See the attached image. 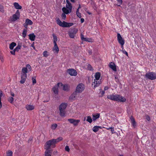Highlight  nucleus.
<instances>
[{
	"label": "nucleus",
	"instance_id": "nucleus-58",
	"mask_svg": "<svg viewBox=\"0 0 156 156\" xmlns=\"http://www.w3.org/2000/svg\"><path fill=\"white\" fill-rule=\"evenodd\" d=\"M2 91H1L0 92V100H1V97L2 96Z\"/></svg>",
	"mask_w": 156,
	"mask_h": 156
},
{
	"label": "nucleus",
	"instance_id": "nucleus-24",
	"mask_svg": "<svg viewBox=\"0 0 156 156\" xmlns=\"http://www.w3.org/2000/svg\"><path fill=\"white\" fill-rule=\"evenodd\" d=\"M101 129V127L100 126H95L94 127L92 130L94 132H96L99 130V129Z\"/></svg>",
	"mask_w": 156,
	"mask_h": 156
},
{
	"label": "nucleus",
	"instance_id": "nucleus-48",
	"mask_svg": "<svg viewBox=\"0 0 156 156\" xmlns=\"http://www.w3.org/2000/svg\"><path fill=\"white\" fill-rule=\"evenodd\" d=\"M65 150L67 152L69 151L70 149L69 148V147L68 146H66V147H65Z\"/></svg>",
	"mask_w": 156,
	"mask_h": 156
},
{
	"label": "nucleus",
	"instance_id": "nucleus-54",
	"mask_svg": "<svg viewBox=\"0 0 156 156\" xmlns=\"http://www.w3.org/2000/svg\"><path fill=\"white\" fill-rule=\"evenodd\" d=\"M15 14H16L18 16H20V13L19 10H17Z\"/></svg>",
	"mask_w": 156,
	"mask_h": 156
},
{
	"label": "nucleus",
	"instance_id": "nucleus-46",
	"mask_svg": "<svg viewBox=\"0 0 156 156\" xmlns=\"http://www.w3.org/2000/svg\"><path fill=\"white\" fill-rule=\"evenodd\" d=\"M66 14H65V13H62V14L61 16L63 19L64 20H65L66 19Z\"/></svg>",
	"mask_w": 156,
	"mask_h": 156
},
{
	"label": "nucleus",
	"instance_id": "nucleus-23",
	"mask_svg": "<svg viewBox=\"0 0 156 156\" xmlns=\"http://www.w3.org/2000/svg\"><path fill=\"white\" fill-rule=\"evenodd\" d=\"M26 108L28 110H32L34 108V107L33 105H27Z\"/></svg>",
	"mask_w": 156,
	"mask_h": 156
},
{
	"label": "nucleus",
	"instance_id": "nucleus-32",
	"mask_svg": "<svg viewBox=\"0 0 156 156\" xmlns=\"http://www.w3.org/2000/svg\"><path fill=\"white\" fill-rule=\"evenodd\" d=\"M66 8L68 9H70V10H72V4L70 3H69L68 4H66Z\"/></svg>",
	"mask_w": 156,
	"mask_h": 156
},
{
	"label": "nucleus",
	"instance_id": "nucleus-1",
	"mask_svg": "<svg viewBox=\"0 0 156 156\" xmlns=\"http://www.w3.org/2000/svg\"><path fill=\"white\" fill-rule=\"evenodd\" d=\"M107 98L108 99L118 102H124L126 101L125 98L119 94H109L108 95Z\"/></svg>",
	"mask_w": 156,
	"mask_h": 156
},
{
	"label": "nucleus",
	"instance_id": "nucleus-63",
	"mask_svg": "<svg viewBox=\"0 0 156 156\" xmlns=\"http://www.w3.org/2000/svg\"><path fill=\"white\" fill-rule=\"evenodd\" d=\"M84 19H83V18H81V19H80V21H81V23H83L84 22Z\"/></svg>",
	"mask_w": 156,
	"mask_h": 156
},
{
	"label": "nucleus",
	"instance_id": "nucleus-64",
	"mask_svg": "<svg viewBox=\"0 0 156 156\" xmlns=\"http://www.w3.org/2000/svg\"><path fill=\"white\" fill-rule=\"evenodd\" d=\"M32 140V138L31 137H30L28 140V143H30V142H31Z\"/></svg>",
	"mask_w": 156,
	"mask_h": 156
},
{
	"label": "nucleus",
	"instance_id": "nucleus-59",
	"mask_svg": "<svg viewBox=\"0 0 156 156\" xmlns=\"http://www.w3.org/2000/svg\"><path fill=\"white\" fill-rule=\"evenodd\" d=\"M31 46L35 50V47L34 46V42L31 44Z\"/></svg>",
	"mask_w": 156,
	"mask_h": 156
},
{
	"label": "nucleus",
	"instance_id": "nucleus-49",
	"mask_svg": "<svg viewBox=\"0 0 156 156\" xmlns=\"http://www.w3.org/2000/svg\"><path fill=\"white\" fill-rule=\"evenodd\" d=\"M123 48L122 49V53L124 54H125L126 56H128V53L124 49L123 50Z\"/></svg>",
	"mask_w": 156,
	"mask_h": 156
},
{
	"label": "nucleus",
	"instance_id": "nucleus-61",
	"mask_svg": "<svg viewBox=\"0 0 156 156\" xmlns=\"http://www.w3.org/2000/svg\"><path fill=\"white\" fill-rule=\"evenodd\" d=\"M108 89V86H106L104 88V90H106Z\"/></svg>",
	"mask_w": 156,
	"mask_h": 156
},
{
	"label": "nucleus",
	"instance_id": "nucleus-37",
	"mask_svg": "<svg viewBox=\"0 0 156 156\" xmlns=\"http://www.w3.org/2000/svg\"><path fill=\"white\" fill-rule=\"evenodd\" d=\"M87 119L86 120V121L89 122L90 123H91L92 122V120L91 117L90 116H88L87 117Z\"/></svg>",
	"mask_w": 156,
	"mask_h": 156
},
{
	"label": "nucleus",
	"instance_id": "nucleus-12",
	"mask_svg": "<svg viewBox=\"0 0 156 156\" xmlns=\"http://www.w3.org/2000/svg\"><path fill=\"white\" fill-rule=\"evenodd\" d=\"M63 87V90L68 92L70 90V86L69 85L67 84H63L62 86Z\"/></svg>",
	"mask_w": 156,
	"mask_h": 156
},
{
	"label": "nucleus",
	"instance_id": "nucleus-60",
	"mask_svg": "<svg viewBox=\"0 0 156 156\" xmlns=\"http://www.w3.org/2000/svg\"><path fill=\"white\" fill-rule=\"evenodd\" d=\"M0 59L2 62H3V58L2 56L0 54Z\"/></svg>",
	"mask_w": 156,
	"mask_h": 156
},
{
	"label": "nucleus",
	"instance_id": "nucleus-62",
	"mask_svg": "<svg viewBox=\"0 0 156 156\" xmlns=\"http://www.w3.org/2000/svg\"><path fill=\"white\" fill-rule=\"evenodd\" d=\"M88 53L90 55H91L92 54V51L91 50H89L88 51Z\"/></svg>",
	"mask_w": 156,
	"mask_h": 156
},
{
	"label": "nucleus",
	"instance_id": "nucleus-52",
	"mask_svg": "<svg viewBox=\"0 0 156 156\" xmlns=\"http://www.w3.org/2000/svg\"><path fill=\"white\" fill-rule=\"evenodd\" d=\"M0 11L3 12L4 11L3 7L0 5Z\"/></svg>",
	"mask_w": 156,
	"mask_h": 156
},
{
	"label": "nucleus",
	"instance_id": "nucleus-39",
	"mask_svg": "<svg viewBox=\"0 0 156 156\" xmlns=\"http://www.w3.org/2000/svg\"><path fill=\"white\" fill-rule=\"evenodd\" d=\"M57 126V125L56 124H53L51 125V128L53 129H55Z\"/></svg>",
	"mask_w": 156,
	"mask_h": 156
},
{
	"label": "nucleus",
	"instance_id": "nucleus-5",
	"mask_svg": "<svg viewBox=\"0 0 156 156\" xmlns=\"http://www.w3.org/2000/svg\"><path fill=\"white\" fill-rule=\"evenodd\" d=\"M145 77L147 79L153 80L156 79V74L154 72H149L146 73Z\"/></svg>",
	"mask_w": 156,
	"mask_h": 156
},
{
	"label": "nucleus",
	"instance_id": "nucleus-26",
	"mask_svg": "<svg viewBox=\"0 0 156 156\" xmlns=\"http://www.w3.org/2000/svg\"><path fill=\"white\" fill-rule=\"evenodd\" d=\"M16 43L12 42L9 45V48L10 50H12L13 49L14 47L16 45Z\"/></svg>",
	"mask_w": 156,
	"mask_h": 156
},
{
	"label": "nucleus",
	"instance_id": "nucleus-40",
	"mask_svg": "<svg viewBox=\"0 0 156 156\" xmlns=\"http://www.w3.org/2000/svg\"><path fill=\"white\" fill-rule=\"evenodd\" d=\"M8 152H7V156H12V152L10 150L8 151Z\"/></svg>",
	"mask_w": 156,
	"mask_h": 156
},
{
	"label": "nucleus",
	"instance_id": "nucleus-53",
	"mask_svg": "<svg viewBox=\"0 0 156 156\" xmlns=\"http://www.w3.org/2000/svg\"><path fill=\"white\" fill-rule=\"evenodd\" d=\"M67 24H68V27L72 26L74 24L73 23H67Z\"/></svg>",
	"mask_w": 156,
	"mask_h": 156
},
{
	"label": "nucleus",
	"instance_id": "nucleus-16",
	"mask_svg": "<svg viewBox=\"0 0 156 156\" xmlns=\"http://www.w3.org/2000/svg\"><path fill=\"white\" fill-rule=\"evenodd\" d=\"M82 41H88L89 42H91V41L92 40L91 38H90L87 37H84V35H83L82 34H81L80 35Z\"/></svg>",
	"mask_w": 156,
	"mask_h": 156
},
{
	"label": "nucleus",
	"instance_id": "nucleus-2",
	"mask_svg": "<svg viewBox=\"0 0 156 156\" xmlns=\"http://www.w3.org/2000/svg\"><path fill=\"white\" fill-rule=\"evenodd\" d=\"M28 70H27V68L23 67L22 70V73L21 75V80L20 81V83L21 84L24 83L26 80L27 77V73H28Z\"/></svg>",
	"mask_w": 156,
	"mask_h": 156
},
{
	"label": "nucleus",
	"instance_id": "nucleus-28",
	"mask_svg": "<svg viewBox=\"0 0 156 156\" xmlns=\"http://www.w3.org/2000/svg\"><path fill=\"white\" fill-rule=\"evenodd\" d=\"M57 23L58 24L60 27H62L63 25V22H62L60 20H59V18H58L57 20H56Z\"/></svg>",
	"mask_w": 156,
	"mask_h": 156
},
{
	"label": "nucleus",
	"instance_id": "nucleus-44",
	"mask_svg": "<svg viewBox=\"0 0 156 156\" xmlns=\"http://www.w3.org/2000/svg\"><path fill=\"white\" fill-rule=\"evenodd\" d=\"M115 81L119 83V84H121L120 82L119 81L118 77L117 76H115Z\"/></svg>",
	"mask_w": 156,
	"mask_h": 156
},
{
	"label": "nucleus",
	"instance_id": "nucleus-30",
	"mask_svg": "<svg viewBox=\"0 0 156 156\" xmlns=\"http://www.w3.org/2000/svg\"><path fill=\"white\" fill-rule=\"evenodd\" d=\"M25 23H26L27 25H31L33 23V22H32V21L31 20L28 19H27L26 20Z\"/></svg>",
	"mask_w": 156,
	"mask_h": 156
},
{
	"label": "nucleus",
	"instance_id": "nucleus-29",
	"mask_svg": "<svg viewBox=\"0 0 156 156\" xmlns=\"http://www.w3.org/2000/svg\"><path fill=\"white\" fill-rule=\"evenodd\" d=\"M56 144L58 142L62 140H63V138L62 137H59L56 139H53Z\"/></svg>",
	"mask_w": 156,
	"mask_h": 156
},
{
	"label": "nucleus",
	"instance_id": "nucleus-22",
	"mask_svg": "<svg viewBox=\"0 0 156 156\" xmlns=\"http://www.w3.org/2000/svg\"><path fill=\"white\" fill-rule=\"evenodd\" d=\"M19 16H18L16 14H13L12 15V21H15L18 19H19Z\"/></svg>",
	"mask_w": 156,
	"mask_h": 156
},
{
	"label": "nucleus",
	"instance_id": "nucleus-31",
	"mask_svg": "<svg viewBox=\"0 0 156 156\" xmlns=\"http://www.w3.org/2000/svg\"><path fill=\"white\" fill-rule=\"evenodd\" d=\"M60 110V115L62 117H64L65 115V110Z\"/></svg>",
	"mask_w": 156,
	"mask_h": 156
},
{
	"label": "nucleus",
	"instance_id": "nucleus-7",
	"mask_svg": "<svg viewBox=\"0 0 156 156\" xmlns=\"http://www.w3.org/2000/svg\"><path fill=\"white\" fill-rule=\"evenodd\" d=\"M62 85L63 84L62 83H58L57 85L54 86L52 88V90L55 94L56 95L58 94V87H62Z\"/></svg>",
	"mask_w": 156,
	"mask_h": 156
},
{
	"label": "nucleus",
	"instance_id": "nucleus-3",
	"mask_svg": "<svg viewBox=\"0 0 156 156\" xmlns=\"http://www.w3.org/2000/svg\"><path fill=\"white\" fill-rule=\"evenodd\" d=\"M55 144L53 139H51L48 141L46 143L44 146L45 149L46 150L49 149L50 147L54 148L55 146Z\"/></svg>",
	"mask_w": 156,
	"mask_h": 156
},
{
	"label": "nucleus",
	"instance_id": "nucleus-56",
	"mask_svg": "<svg viewBox=\"0 0 156 156\" xmlns=\"http://www.w3.org/2000/svg\"><path fill=\"white\" fill-rule=\"evenodd\" d=\"M111 131L112 132V133H114L113 132L114 131V128L113 127H110Z\"/></svg>",
	"mask_w": 156,
	"mask_h": 156
},
{
	"label": "nucleus",
	"instance_id": "nucleus-13",
	"mask_svg": "<svg viewBox=\"0 0 156 156\" xmlns=\"http://www.w3.org/2000/svg\"><path fill=\"white\" fill-rule=\"evenodd\" d=\"M109 67L114 71L115 72L117 71L114 62H111L109 64Z\"/></svg>",
	"mask_w": 156,
	"mask_h": 156
},
{
	"label": "nucleus",
	"instance_id": "nucleus-57",
	"mask_svg": "<svg viewBox=\"0 0 156 156\" xmlns=\"http://www.w3.org/2000/svg\"><path fill=\"white\" fill-rule=\"evenodd\" d=\"M119 4H121L122 3V0H116Z\"/></svg>",
	"mask_w": 156,
	"mask_h": 156
},
{
	"label": "nucleus",
	"instance_id": "nucleus-10",
	"mask_svg": "<svg viewBox=\"0 0 156 156\" xmlns=\"http://www.w3.org/2000/svg\"><path fill=\"white\" fill-rule=\"evenodd\" d=\"M68 120L70 123L73 124L75 126H77L80 122V120L73 119H68Z\"/></svg>",
	"mask_w": 156,
	"mask_h": 156
},
{
	"label": "nucleus",
	"instance_id": "nucleus-45",
	"mask_svg": "<svg viewBox=\"0 0 156 156\" xmlns=\"http://www.w3.org/2000/svg\"><path fill=\"white\" fill-rule=\"evenodd\" d=\"M26 68H27V69H29V70H28V72L30 71L32 69L31 67L30 66L29 64H27L26 65Z\"/></svg>",
	"mask_w": 156,
	"mask_h": 156
},
{
	"label": "nucleus",
	"instance_id": "nucleus-38",
	"mask_svg": "<svg viewBox=\"0 0 156 156\" xmlns=\"http://www.w3.org/2000/svg\"><path fill=\"white\" fill-rule=\"evenodd\" d=\"M76 12L77 16L79 18H81L82 17V16H81V13L79 12V10L77 9Z\"/></svg>",
	"mask_w": 156,
	"mask_h": 156
},
{
	"label": "nucleus",
	"instance_id": "nucleus-25",
	"mask_svg": "<svg viewBox=\"0 0 156 156\" xmlns=\"http://www.w3.org/2000/svg\"><path fill=\"white\" fill-rule=\"evenodd\" d=\"M14 6L15 8L17 9H22V6L20 5L17 2H15L14 3Z\"/></svg>",
	"mask_w": 156,
	"mask_h": 156
},
{
	"label": "nucleus",
	"instance_id": "nucleus-20",
	"mask_svg": "<svg viewBox=\"0 0 156 156\" xmlns=\"http://www.w3.org/2000/svg\"><path fill=\"white\" fill-rule=\"evenodd\" d=\"M100 114L99 113H97L96 114L92 115V119L93 121H95L97 119L100 117Z\"/></svg>",
	"mask_w": 156,
	"mask_h": 156
},
{
	"label": "nucleus",
	"instance_id": "nucleus-11",
	"mask_svg": "<svg viewBox=\"0 0 156 156\" xmlns=\"http://www.w3.org/2000/svg\"><path fill=\"white\" fill-rule=\"evenodd\" d=\"M67 72L72 76H75L77 74L76 71L74 69H67Z\"/></svg>",
	"mask_w": 156,
	"mask_h": 156
},
{
	"label": "nucleus",
	"instance_id": "nucleus-9",
	"mask_svg": "<svg viewBox=\"0 0 156 156\" xmlns=\"http://www.w3.org/2000/svg\"><path fill=\"white\" fill-rule=\"evenodd\" d=\"M117 40L119 43L121 44L122 48L123 49V46L125 43V40L122 37L119 33L117 34Z\"/></svg>",
	"mask_w": 156,
	"mask_h": 156
},
{
	"label": "nucleus",
	"instance_id": "nucleus-17",
	"mask_svg": "<svg viewBox=\"0 0 156 156\" xmlns=\"http://www.w3.org/2000/svg\"><path fill=\"white\" fill-rule=\"evenodd\" d=\"M67 104L66 103H63L61 104L59 106V110H65L66 108Z\"/></svg>",
	"mask_w": 156,
	"mask_h": 156
},
{
	"label": "nucleus",
	"instance_id": "nucleus-27",
	"mask_svg": "<svg viewBox=\"0 0 156 156\" xmlns=\"http://www.w3.org/2000/svg\"><path fill=\"white\" fill-rule=\"evenodd\" d=\"M100 73L99 72H97L96 73L95 75V80H99L100 79Z\"/></svg>",
	"mask_w": 156,
	"mask_h": 156
},
{
	"label": "nucleus",
	"instance_id": "nucleus-8",
	"mask_svg": "<svg viewBox=\"0 0 156 156\" xmlns=\"http://www.w3.org/2000/svg\"><path fill=\"white\" fill-rule=\"evenodd\" d=\"M84 89V86L82 83L79 84L77 86L76 91L78 93H81Z\"/></svg>",
	"mask_w": 156,
	"mask_h": 156
},
{
	"label": "nucleus",
	"instance_id": "nucleus-4",
	"mask_svg": "<svg viewBox=\"0 0 156 156\" xmlns=\"http://www.w3.org/2000/svg\"><path fill=\"white\" fill-rule=\"evenodd\" d=\"M52 36L53 38V43L54 44V46L52 50L53 51H55V52L58 53L59 51L58 47L56 44V41H57V37L55 35V34H53Z\"/></svg>",
	"mask_w": 156,
	"mask_h": 156
},
{
	"label": "nucleus",
	"instance_id": "nucleus-51",
	"mask_svg": "<svg viewBox=\"0 0 156 156\" xmlns=\"http://www.w3.org/2000/svg\"><path fill=\"white\" fill-rule=\"evenodd\" d=\"M23 26L26 28L25 29H26L27 30V26H28V25H27V24L26 23H25L24 24H23Z\"/></svg>",
	"mask_w": 156,
	"mask_h": 156
},
{
	"label": "nucleus",
	"instance_id": "nucleus-19",
	"mask_svg": "<svg viewBox=\"0 0 156 156\" xmlns=\"http://www.w3.org/2000/svg\"><path fill=\"white\" fill-rule=\"evenodd\" d=\"M94 83V88L98 86L101 83V81H98L96 80L95 79L94 80V82H93L92 85H93Z\"/></svg>",
	"mask_w": 156,
	"mask_h": 156
},
{
	"label": "nucleus",
	"instance_id": "nucleus-6",
	"mask_svg": "<svg viewBox=\"0 0 156 156\" xmlns=\"http://www.w3.org/2000/svg\"><path fill=\"white\" fill-rule=\"evenodd\" d=\"M77 31L78 30L75 28H73L69 30L68 32L69 37L74 38Z\"/></svg>",
	"mask_w": 156,
	"mask_h": 156
},
{
	"label": "nucleus",
	"instance_id": "nucleus-33",
	"mask_svg": "<svg viewBox=\"0 0 156 156\" xmlns=\"http://www.w3.org/2000/svg\"><path fill=\"white\" fill-rule=\"evenodd\" d=\"M52 152V150L48 149L45 152V155L50 154H51Z\"/></svg>",
	"mask_w": 156,
	"mask_h": 156
},
{
	"label": "nucleus",
	"instance_id": "nucleus-47",
	"mask_svg": "<svg viewBox=\"0 0 156 156\" xmlns=\"http://www.w3.org/2000/svg\"><path fill=\"white\" fill-rule=\"evenodd\" d=\"M32 80L33 82V84L34 85L36 83V81L35 78L32 77Z\"/></svg>",
	"mask_w": 156,
	"mask_h": 156
},
{
	"label": "nucleus",
	"instance_id": "nucleus-34",
	"mask_svg": "<svg viewBox=\"0 0 156 156\" xmlns=\"http://www.w3.org/2000/svg\"><path fill=\"white\" fill-rule=\"evenodd\" d=\"M21 45L20 44H18L17 47H16L14 49L16 51H18L19 49H21Z\"/></svg>",
	"mask_w": 156,
	"mask_h": 156
},
{
	"label": "nucleus",
	"instance_id": "nucleus-14",
	"mask_svg": "<svg viewBox=\"0 0 156 156\" xmlns=\"http://www.w3.org/2000/svg\"><path fill=\"white\" fill-rule=\"evenodd\" d=\"M77 92L75 91L69 97V99L71 100H74L77 94Z\"/></svg>",
	"mask_w": 156,
	"mask_h": 156
},
{
	"label": "nucleus",
	"instance_id": "nucleus-55",
	"mask_svg": "<svg viewBox=\"0 0 156 156\" xmlns=\"http://www.w3.org/2000/svg\"><path fill=\"white\" fill-rule=\"evenodd\" d=\"M105 92L104 90H103L100 92V94H101V97L103 96V95L105 94Z\"/></svg>",
	"mask_w": 156,
	"mask_h": 156
},
{
	"label": "nucleus",
	"instance_id": "nucleus-18",
	"mask_svg": "<svg viewBox=\"0 0 156 156\" xmlns=\"http://www.w3.org/2000/svg\"><path fill=\"white\" fill-rule=\"evenodd\" d=\"M67 9L66 7V8L65 7L62 8V10L63 12V13H65V14H67L71 12L72 10H70V9Z\"/></svg>",
	"mask_w": 156,
	"mask_h": 156
},
{
	"label": "nucleus",
	"instance_id": "nucleus-50",
	"mask_svg": "<svg viewBox=\"0 0 156 156\" xmlns=\"http://www.w3.org/2000/svg\"><path fill=\"white\" fill-rule=\"evenodd\" d=\"M16 51H15V49H14V50L11 51L10 52L12 55H15Z\"/></svg>",
	"mask_w": 156,
	"mask_h": 156
},
{
	"label": "nucleus",
	"instance_id": "nucleus-43",
	"mask_svg": "<svg viewBox=\"0 0 156 156\" xmlns=\"http://www.w3.org/2000/svg\"><path fill=\"white\" fill-rule=\"evenodd\" d=\"M67 23H68L67 22H66L64 21H63V24L62 26L63 27H68V25L67 24Z\"/></svg>",
	"mask_w": 156,
	"mask_h": 156
},
{
	"label": "nucleus",
	"instance_id": "nucleus-41",
	"mask_svg": "<svg viewBox=\"0 0 156 156\" xmlns=\"http://www.w3.org/2000/svg\"><path fill=\"white\" fill-rule=\"evenodd\" d=\"M48 52L47 51H44L43 53V56L45 57H47L48 55Z\"/></svg>",
	"mask_w": 156,
	"mask_h": 156
},
{
	"label": "nucleus",
	"instance_id": "nucleus-15",
	"mask_svg": "<svg viewBox=\"0 0 156 156\" xmlns=\"http://www.w3.org/2000/svg\"><path fill=\"white\" fill-rule=\"evenodd\" d=\"M130 120L131 121L132 125L134 128H135L136 123V122L135 119L133 116H131L130 118Z\"/></svg>",
	"mask_w": 156,
	"mask_h": 156
},
{
	"label": "nucleus",
	"instance_id": "nucleus-35",
	"mask_svg": "<svg viewBox=\"0 0 156 156\" xmlns=\"http://www.w3.org/2000/svg\"><path fill=\"white\" fill-rule=\"evenodd\" d=\"M27 32V30L26 29H24L22 33V36L23 38H25L26 37Z\"/></svg>",
	"mask_w": 156,
	"mask_h": 156
},
{
	"label": "nucleus",
	"instance_id": "nucleus-21",
	"mask_svg": "<svg viewBox=\"0 0 156 156\" xmlns=\"http://www.w3.org/2000/svg\"><path fill=\"white\" fill-rule=\"evenodd\" d=\"M29 38L31 41H34L35 35L34 33H32L29 35Z\"/></svg>",
	"mask_w": 156,
	"mask_h": 156
},
{
	"label": "nucleus",
	"instance_id": "nucleus-36",
	"mask_svg": "<svg viewBox=\"0 0 156 156\" xmlns=\"http://www.w3.org/2000/svg\"><path fill=\"white\" fill-rule=\"evenodd\" d=\"M14 100V98L12 97H9L8 99V101L10 103L12 104Z\"/></svg>",
	"mask_w": 156,
	"mask_h": 156
},
{
	"label": "nucleus",
	"instance_id": "nucleus-42",
	"mask_svg": "<svg viewBox=\"0 0 156 156\" xmlns=\"http://www.w3.org/2000/svg\"><path fill=\"white\" fill-rule=\"evenodd\" d=\"M87 69L89 70L90 71H93V69L91 66V65L90 64H88L87 65Z\"/></svg>",
	"mask_w": 156,
	"mask_h": 156
}]
</instances>
